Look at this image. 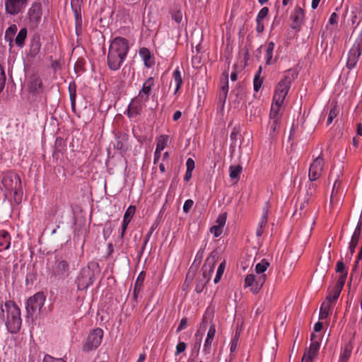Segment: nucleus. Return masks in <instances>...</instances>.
<instances>
[{
  "mask_svg": "<svg viewBox=\"0 0 362 362\" xmlns=\"http://www.w3.org/2000/svg\"><path fill=\"white\" fill-rule=\"evenodd\" d=\"M129 50V41L122 37L113 39L107 53V66L112 71H117L126 59Z\"/></svg>",
  "mask_w": 362,
  "mask_h": 362,
  "instance_id": "obj_1",
  "label": "nucleus"
},
{
  "mask_svg": "<svg viewBox=\"0 0 362 362\" xmlns=\"http://www.w3.org/2000/svg\"><path fill=\"white\" fill-rule=\"evenodd\" d=\"M293 79V77H291L288 74H286L277 84L273 95L272 104L269 112V119H281V106L291 88Z\"/></svg>",
  "mask_w": 362,
  "mask_h": 362,
  "instance_id": "obj_2",
  "label": "nucleus"
},
{
  "mask_svg": "<svg viewBox=\"0 0 362 362\" xmlns=\"http://www.w3.org/2000/svg\"><path fill=\"white\" fill-rule=\"evenodd\" d=\"M1 184L6 197H13L16 204L21 202L23 191L21 177L17 173L12 171L6 173L2 177Z\"/></svg>",
  "mask_w": 362,
  "mask_h": 362,
  "instance_id": "obj_3",
  "label": "nucleus"
},
{
  "mask_svg": "<svg viewBox=\"0 0 362 362\" xmlns=\"http://www.w3.org/2000/svg\"><path fill=\"white\" fill-rule=\"evenodd\" d=\"M4 307L7 313L5 322L7 329L11 333H17L20 330L22 325L21 310L12 300L6 301Z\"/></svg>",
  "mask_w": 362,
  "mask_h": 362,
  "instance_id": "obj_4",
  "label": "nucleus"
},
{
  "mask_svg": "<svg viewBox=\"0 0 362 362\" xmlns=\"http://www.w3.org/2000/svg\"><path fill=\"white\" fill-rule=\"evenodd\" d=\"M362 54V26L349 50L346 67L351 70L356 66Z\"/></svg>",
  "mask_w": 362,
  "mask_h": 362,
  "instance_id": "obj_5",
  "label": "nucleus"
},
{
  "mask_svg": "<svg viewBox=\"0 0 362 362\" xmlns=\"http://www.w3.org/2000/svg\"><path fill=\"white\" fill-rule=\"evenodd\" d=\"M48 269L50 278L54 280H64L69 275V264L62 258H56Z\"/></svg>",
  "mask_w": 362,
  "mask_h": 362,
  "instance_id": "obj_6",
  "label": "nucleus"
},
{
  "mask_svg": "<svg viewBox=\"0 0 362 362\" xmlns=\"http://www.w3.org/2000/svg\"><path fill=\"white\" fill-rule=\"evenodd\" d=\"M46 296L43 292H37L30 297L26 302V317H33V315L40 312L43 307Z\"/></svg>",
  "mask_w": 362,
  "mask_h": 362,
  "instance_id": "obj_7",
  "label": "nucleus"
},
{
  "mask_svg": "<svg viewBox=\"0 0 362 362\" xmlns=\"http://www.w3.org/2000/svg\"><path fill=\"white\" fill-rule=\"evenodd\" d=\"M103 337V331L100 328L92 330L83 342L82 349L85 352H89L97 349L101 344Z\"/></svg>",
  "mask_w": 362,
  "mask_h": 362,
  "instance_id": "obj_8",
  "label": "nucleus"
},
{
  "mask_svg": "<svg viewBox=\"0 0 362 362\" xmlns=\"http://www.w3.org/2000/svg\"><path fill=\"white\" fill-rule=\"evenodd\" d=\"M266 279V274L259 276H255L252 274H247L245 278V287H249L250 291L256 294L261 290Z\"/></svg>",
  "mask_w": 362,
  "mask_h": 362,
  "instance_id": "obj_9",
  "label": "nucleus"
},
{
  "mask_svg": "<svg viewBox=\"0 0 362 362\" xmlns=\"http://www.w3.org/2000/svg\"><path fill=\"white\" fill-rule=\"evenodd\" d=\"M324 165L325 160L321 153L313 160L310 165L308 177L310 182H314L321 177L324 170Z\"/></svg>",
  "mask_w": 362,
  "mask_h": 362,
  "instance_id": "obj_10",
  "label": "nucleus"
},
{
  "mask_svg": "<svg viewBox=\"0 0 362 362\" xmlns=\"http://www.w3.org/2000/svg\"><path fill=\"white\" fill-rule=\"evenodd\" d=\"M218 259L217 252L213 251L210 255L206 258L205 263L202 267V279L205 283H208L214 272V267Z\"/></svg>",
  "mask_w": 362,
  "mask_h": 362,
  "instance_id": "obj_11",
  "label": "nucleus"
},
{
  "mask_svg": "<svg viewBox=\"0 0 362 362\" xmlns=\"http://www.w3.org/2000/svg\"><path fill=\"white\" fill-rule=\"evenodd\" d=\"M95 281V277L93 271L89 268L83 269L81 271L79 276L76 279V284L78 290H83L92 285Z\"/></svg>",
  "mask_w": 362,
  "mask_h": 362,
  "instance_id": "obj_12",
  "label": "nucleus"
},
{
  "mask_svg": "<svg viewBox=\"0 0 362 362\" xmlns=\"http://www.w3.org/2000/svg\"><path fill=\"white\" fill-rule=\"evenodd\" d=\"M28 0H5V11L15 16L21 13L27 6Z\"/></svg>",
  "mask_w": 362,
  "mask_h": 362,
  "instance_id": "obj_13",
  "label": "nucleus"
},
{
  "mask_svg": "<svg viewBox=\"0 0 362 362\" xmlns=\"http://www.w3.org/2000/svg\"><path fill=\"white\" fill-rule=\"evenodd\" d=\"M146 103V100L139 98L138 95L132 98L127 110L128 117L132 119L140 115Z\"/></svg>",
  "mask_w": 362,
  "mask_h": 362,
  "instance_id": "obj_14",
  "label": "nucleus"
},
{
  "mask_svg": "<svg viewBox=\"0 0 362 362\" xmlns=\"http://www.w3.org/2000/svg\"><path fill=\"white\" fill-rule=\"evenodd\" d=\"M270 204L268 202H265L262 207V214L259 219L257 230L256 235L258 237L262 235L264 228L266 227L268 221V215L269 212Z\"/></svg>",
  "mask_w": 362,
  "mask_h": 362,
  "instance_id": "obj_15",
  "label": "nucleus"
},
{
  "mask_svg": "<svg viewBox=\"0 0 362 362\" xmlns=\"http://www.w3.org/2000/svg\"><path fill=\"white\" fill-rule=\"evenodd\" d=\"M155 85V79L153 77H149L143 83L141 89L138 93V96L146 102L148 100L149 95L151 93V89Z\"/></svg>",
  "mask_w": 362,
  "mask_h": 362,
  "instance_id": "obj_16",
  "label": "nucleus"
},
{
  "mask_svg": "<svg viewBox=\"0 0 362 362\" xmlns=\"http://www.w3.org/2000/svg\"><path fill=\"white\" fill-rule=\"evenodd\" d=\"M221 88L219 92V101L225 104L228 93V73L224 71L221 77Z\"/></svg>",
  "mask_w": 362,
  "mask_h": 362,
  "instance_id": "obj_17",
  "label": "nucleus"
},
{
  "mask_svg": "<svg viewBox=\"0 0 362 362\" xmlns=\"http://www.w3.org/2000/svg\"><path fill=\"white\" fill-rule=\"evenodd\" d=\"M29 18L31 21L38 22L42 16L41 4L40 2L33 3L28 11Z\"/></svg>",
  "mask_w": 362,
  "mask_h": 362,
  "instance_id": "obj_18",
  "label": "nucleus"
},
{
  "mask_svg": "<svg viewBox=\"0 0 362 362\" xmlns=\"http://www.w3.org/2000/svg\"><path fill=\"white\" fill-rule=\"evenodd\" d=\"M361 225H362L361 222L359 221L355 228V230L353 233L351 241L349 243V249L351 255H353L354 252H355L356 247L358 245V240H359V238L361 235Z\"/></svg>",
  "mask_w": 362,
  "mask_h": 362,
  "instance_id": "obj_19",
  "label": "nucleus"
},
{
  "mask_svg": "<svg viewBox=\"0 0 362 362\" xmlns=\"http://www.w3.org/2000/svg\"><path fill=\"white\" fill-rule=\"evenodd\" d=\"M11 237L9 233L5 230H0V252L10 248Z\"/></svg>",
  "mask_w": 362,
  "mask_h": 362,
  "instance_id": "obj_20",
  "label": "nucleus"
},
{
  "mask_svg": "<svg viewBox=\"0 0 362 362\" xmlns=\"http://www.w3.org/2000/svg\"><path fill=\"white\" fill-rule=\"evenodd\" d=\"M304 16L303 10L300 6H296L291 15V18L293 21V28L300 25L303 21Z\"/></svg>",
  "mask_w": 362,
  "mask_h": 362,
  "instance_id": "obj_21",
  "label": "nucleus"
},
{
  "mask_svg": "<svg viewBox=\"0 0 362 362\" xmlns=\"http://www.w3.org/2000/svg\"><path fill=\"white\" fill-rule=\"evenodd\" d=\"M332 306L331 296H327L325 300L322 303L320 309V320H324L328 317L329 314V310Z\"/></svg>",
  "mask_w": 362,
  "mask_h": 362,
  "instance_id": "obj_22",
  "label": "nucleus"
},
{
  "mask_svg": "<svg viewBox=\"0 0 362 362\" xmlns=\"http://www.w3.org/2000/svg\"><path fill=\"white\" fill-rule=\"evenodd\" d=\"M316 335L315 334H311V344H310L309 349L305 353L307 354L308 356L315 358L319 352L320 343L318 341H315V338Z\"/></svg>",
  "mask_w": 362,
  "mask_h": 362,
  "instance_id": "obj_23",
  "label": "nucleus"
},
{
  "mask_svg": "<svg viewBox=\"0 0 362 362\" xmlns=\"http://www.w3.org/2000/svg\"><path fill=\"white\" fill-rule=\"evenodd\" d=\"M18 28L16 24L11 25L5 32V40L8 42L9 47L11 48L13 47V37L15 36L17 32Z\"/></svg>",
  "mask_w": 362,
  "mask_h": 362,
  "instance_id": "obj_24",
  "label": "nucleus"
},
{
  "mask_svg": "<svg viewBox=\"0 0 362 362\" xmlns=\"http://www.w3.org/2000/svg\"><path fill=\"white\" fill-rule=\"evenodd\" d=\"M348 272H344V274H340L336 285L334 286V296H336L337 294L340 295L341 290L345 284L346 276Z\"/></svg>",
  "mask_w": 362,
  "mask_h": 362,
  "instance_id": "obj_25",
  "label": "nucleus"
},
{
  "mask_svg": "<svg viewBox=\"0 0 362 362\" xmlns=\"http://www.w3.org/2000/svg\"><path fill=\"white\" fill-rule=\"evenodd\" d=\"M28 30L25 28L20 30L17 36L15 38V43L19 47H23L25 45V41L27 37Z\"/></svg>",
  "mask_w": 362,
  "mask_h": 362,
  "instance_id": "obj_26",
  "label": "nucleus"
},
{
  "mask_svg": "<svg viewBox=\"0 0 362 362\" xmlns=\"http://www.w3.org/2000/svg\"><path fill=\"white\" fill-rule=\"evenodd\" d=\"M173 77L174 82L175 83V89L174 94H177L180 88H181L182 85V78L181 75V71H180L179 68H177L173 73Z\"/></svg>",
  "mask_w": 362,
  "mask_h": 362,
  "instance_id": "obj_27",
  "label": "nucleus"
},
{
  "mask_svg": "<svg viewBox=\"0 0 362 362\" xmlns=\"http://www.w3.org/2000/svg\"><path fill=\"white\" fill-rule=\"evenodd\" d=\"M169 136L165 134H162L156 139V148L158 151H162L168 145Z\"/></svg>",
  "mask_w": 362,
  "mask_h": 362,
  "instance_id": "obj_28",
  "label": "nucleus"
},
{
  "mask_svg": "<svg viewBox=\"0 0 362 362\" xmlns=\"http://www.w3.org/2000/svg\"><path fill=\"white\" fill-rule=\"evenodd\" d=\"M275 45L273 42H270L267 45L266 53H265V60L266 64L269 65L274 62L273 60V52L274 49Z\"/></svg>",
  "mask_w": 362,
  "mask_h": 362,
  "instance_id": "obj_29",
  "label": "nucleus"
},
{
  "mask_svg": "<svg viewBox=\"0 0 362 362\" xmlns=\"http://www.w3.org/2000/svg\"><path fill=\"white\" fill-rule=\"evenodd\" d=\"M144 280V276H142V273H141L139 276L137 277L135 284H134V292H133V297L135 300H136L138 294L141 291V288L143 286Z\"/></svg>",
  "mask_w": 362,
  "mask_h": 362,
  "instance_id": "obj_30",
  "label": "nucleus"
},
{
  "mask_svg": "<svg viewBox=\"0 0 362 362\" xmlns=\"http://www.w3.org/2000/svg\"><path fill=\"white\" fill-rule=\"evenodd\" d=\"M281 119H269V134L274 136L278 132L280 126Z\"/></svg>",
  "mask_w": 362,
  "mask_h": 362,
  "instance_id": "obj_31",
  "label": "nucleus"
},
{
  "mask_svg": "<svg viewBox=\"0 0 362 362\" xmlns=\"http://www.w3.org/2000/svg\"><path fill=\"white\" fill-rule=\"evenodd\" d=\"M262 73V67L260 66L257 71V73L255 75L254 81H253V86H254V90L255 92H258L260 89L262 84L263 83L262 78H260V75Z\"/></svg>",
  "mask_w": 362,
  "mask_h": 362,
  "instance_id": "obj_32",
  "label": "nucleus"
},
{
  "mask_svg": "<svg viewBox=\"0 0 362 362\" xmlns=\"http://www.w3.org/2000/svg\"><path fill=\"white\" fill-rule=\"evenodd\" d=\"M242 167L240 165H231L229 168L230 177L232 180H239L240 174L242 172Z\"/></svg>",
  "mask_w": 362,
  "mask_h": 362,
  "instance_id": "obj_33",
  "label": "nucleus"
},
{
  "mask_svg": "<svg viewBox=\"0 0 362 362\" xmlns=\"http://www.w3.org/2000/svg\"><path fill=\"white\" fill-rule=\"evenodd\" d=\"M269 266V263L266 259H262L260 262L257 264L255 267V271L257 274L262 275L267 269Z\"/></svg>",
  "mask_w": 362,
  "mask_h": 362,
  "instance_id": "obj_34",
  "label": "nucleus"
},
{
  "mask_svg": "<svg viewBox=\"0 0 362 362\" xmlns=\"http://www.w3.org/2000/svg\"><path fill=\"white\" fill-rule=\"evenodd\" d=\"M72 9L74 13L75 20H76V30H78V28H81L82 26V17L81 15V9L80 8L74 7L72 6Z\"/></svg>",
  "mask_w": 362,
  "mask_h": 362,
  "instance_id": "obj_35",
  "label": "nucleus"
},
{
  "mask_svg": "<svg viewBox=\"0 0 362 362\" xmlns=\"http://www.w3.org/2000/svg\"><path fill=\"white\" fill-rule=\"evenodd\" d=\"M40 50V44L38 40H33L30 44V54L35 57Z\"/></svg>",
  "mask_w": 362,
  "mask_h": 362,
  "instance_id": "obj_36",
  "label": "nucleus"
},
{
  "mask_svg": "<svg viewBox=\"0 0 362 362\" xmlns=\"http://www.w3.org/2000/svg\"><path fill=\"white\" fill-rule=\"evenodd\" d=\"M339 112V108L337 107V106L336 105H334L332 106V107L331 108V110H329V115H328V118H327V125H329L333 119L337 117V116L338 115Z\"/></svg>",
  "mask_w": 362,
  "mask_h": 362,
  "instance_id": "obj_37",
  "label": "nucleus"
},
{
  "mask_svg": "<svg viewBox=\"0 0 362 362\" xmlns=\"http://www.w3.org/2000/svg\"><path fill=\"white\" fill-rule=\"evenodd\" d=\"M139 54L144 59L145 64L147 65L148 61L151 58V53L147 48L143 47L139 50Z\"/></svg>",
  "mask_w": 362,
  "mask_h": 362,
  "instance_id": "obj_38",
  "label": "nucleus"
},
{
  "mask_svg": "<svg viewBox=\"0 0 362 362\" xmlns=\"http://www.w3.org/2000/svg\"><path fill=\"white\" fill-rule=\"evenodd\" d=\"M42 82L40 78H36L33 80L30 84L32 91L38 92L41 89Z\"/></svg>",
  "mask_w": 362,
  "mask_h": 362,
  "instance_id": "obj_39",
  "label": "nucleus"
},
{
  "mask_svg": "<svg viewBox=\"0 0 362 362\" xmlns=\"http://www.w3.org/2000/svg\"><path fill=\"white\" fill-rule=\"evenodd\" d=\"M203 336L204 332H202L201 330H198L195 334V340L197 341V345L195 346V348H197V354H198L199 350L200 349Z\"/></svg>",
  "mask_w": 362,
  "mask_h": 362,
  "instance_id": "obj_40",
  "label": "nucleus"
},
{
  "mask_svg": "<svg viewBox=\"0 0 362 362\" xmlns=\"http://www.w3.org/2000/svg\"><path fill=\"white\" fill-rule=\"evenodd\" d=\"M6 83V74L3 67L0 65V93L3 91Z\"/></svg>",
  "mask_w": 362,
  "mask_h": 362,
  "instance_id": "obj_41",
  "label": "nucleus"
},
{
  "mask_svg": "<svg viewBox=\"0 0 362 362\" xmlns=\"http://www.w3.org/2000/svg\"><path fill=\"white\" fill-rule=\"evenodd\" d=\"M172 18L177 23L182 20V13L180 10H175L171 12Z\"/></svg>",
  "mask_w": 362,
  "mask_h": 362,
  "instance_id": "obj_42",
  "label": "nucleus"
},
{
  "mask_svg": "<svg viewBox=\"0 0 362 362\" xmlns=\"http://www.w3.org/2000/svg\"><path fill=\"white\" fill-rule=\"evenodd\" d=\"M269 8L267 7H263L258 13L256 21H263V19L268 15Z\"/></svg>",
  "mask_w": 362,
  "mask_h": 362,
  "instance_id": "obj_43",
  "label": "nucleus"
},
{
  "mask_svg": "<svg viewBox=\"0 0 362 362\" xmlns=\"http://www.w3.org/2000/svg\"><path fill=\"white\" fill-rule=\"evenodd\" d=\"M226 213H222L218 215L217 219H216V223L218 226L223 227L225 226L226 221Z\"/></svg>",
  "mask_w": 362,
  "mask_h": 362,
  "instance_id": "obj_44",
  "label": "nucleus"
},
{
  "mask_svg": "<svg viewBox=\"0 0 362 362\" xmlns=\"http://www.w3.org/2000/svg\"><path fill=\"white\" fill-rule=\"evenodd\" d=\"M136 211V207L133 205L129 206L126 210L124 216L132 220Z\"/></svg>",
  "mask_w": 362,
  "mask_h": 362,
  "instance_id": "obj_45",
  "label": "nucleus"
},
{
  "mask_svg": "<svg viewBox=\"0 0 362 362\" xmlns=\"http://www.w3.org/2000/svg\"><path fill=\"white\" fill-rule=\"evenodd\" d=\"M212 341V340L206 339L203 348V353L204 354L206 355L211 353Z\"/></svg>",
  "mask_w": 362,
  "mask_h": 362,
  "instance_id": "obj_46",
  "label": "nucleus"
},
{
  "mask_svg": "<svg viewBox=\"0 0 362 362\" xmlns=\"http://www.w3.org/2000/svg\"><path fill=\"white\" fill-rule=\"evenodd\" d=\"M42 362H66L63 358H54L49 354H46Z\"/></svg>",
  "mask_w": 362,
  "mask_h": 362,
  "instance_id": "obj_47",
  "label": "nucleus"
},
{
  "mask_svg": "<svg viewBox=\"0 0 362 362\" xmlns=\"http://www.w3.org/2000/svg\"><path fill=\"white\" fill-rule=\"evenodd\" d=\"M317 185L311 182L307 186V194L310 197H312L315 194L316 190Z\"/></svg>",
  "mask_w": 362,
  "mask_h": 362,
  "instance_id": "obj_48",
  "label": "nucleus"
},
{
  "mask_svg": "<svg viewBox=\"0 0 362 362\" xmlns=\"http://www.w3.org/2000/svg\"><path fill=\"white\" fill-rule=\"evenodd\" d=\"M194 205V202L192 199H187L183 205V211L185 213H188L190 209L192 208Z\"/></svg>",
  "mask_w": 362,
  "mask_h": 362,
  "instance_id": "obj_49",
  "label": "nucleus"
},
{
  "mask_svg": "<svg viewBox=\"0 0 362 362\" xmlns=\"http://www.w3.org/2000/svg\"><path fill=\"white\" fill-rule=\"evenodd\" d=\"M186 344L183 341L179 342L176 346L175 356L179 355L186 349Z\"/></svg>",
  "mask_w": 362,
  "mask_h": 362,
  "instance_id": "obj_50",
  "label": "nucleus"
},
{
  "mask_svg": "<svg viewBox=\"0 0 362 362\" xmlns=\"http://www.w3.org/2000/svg\"><path fill=\"white\" fill-rule=\"evenodd\" d=\"M216 334V327L214 325H211L209 327V329L207 333L206 339L210 340H214Z\"/></svg>",
  "mask_w": 362,
  "mask_h": 362,
  "instance_id": "obj_51",
  "label": "nucleus"
},
{
  "mask_svg": "<svg viewBox=\"0 0 362 362\" xmlns=\"http://www.w3.org/2000/svg\"><path fill=\"white\" fill-rule=\"evenodd\" d=\"M210 231L214 234L215 237H218L223 232V228L218 226H214L211 228Z\"/></svg>",
  "mask_w": 362,
  "mask_h": 362,
  "instance_id": "obj_52",
  "label": "nucleus"
},
{
  "mask_svg": "<svg viewBox=\"0 0 362 362\" xmlns=\"http://www.w3.org/2000/svg\"><path fill=\"white\" fill-rule=\"evenodd\" d=\"M336 272L338 273L344 274V272H347V270L345 269V265L342 261H338L336 266Z\"/></svg>",
  "mask_w": 362,
  "mask_h": 362,
  "instance_id": "obj_53",
  "label": "nucleus"
},
{
  "mask_svg": "<svg viewBox=\"0 0 362 362\" xmlns=\"http://www.w3.org/2000/svg\"><path fill=\"white\" fill-rule=\"evenodd\" d=\"M187 170L193 171L195 167L194 161L192 158H189L186 162Z\"/></svg>",
  "mask_w": 362,
  "mask_h": 362,
  "instance_id": "obj_54",
  "label": "nucleus"
},
{
  "mask_svg": "<svg viewBox=\"0 0 362 362\" xmlns=\"http://www.w3.org/2000/svg\"><path fill=\"white\" fill-rule=\"evenodd\" d=\"M187 325V320L186 318H182L180 320V325L177 329V332H179L182 331V329H185Z\"/></svg>",
  "mask_w": 362,
  "mask_h": 362,
  "instance_id": "obj_55",
  "label": "nucleus"
},
{
  "mask_svg": "<svg viewBox=\"0 0 362 362\" xmlns=\"http://www.w3.org/2000/svg\"><path fill=\"white\" fill-rule=\"evenodd\" d=\"M206 284V283H205V281L203 279H200L199 282L196 286V288H195L196 291L197 293H201L203 291L204 287Z\"/></svg>",
  "mask_w": 362,
  "mask_h": 362,
  "instance_id": "obj_56",
  "label": "nucleus"
},
{
  "mask_svg": "<svg viewBox=\"0 0 362 362\" xmlns=\"http://www.w3.org/2000/svg\"><path fill=\"white\" fill-rule=\"evenodd\" d=\"M238 337L236 334L235 337H234V339H232L231 343H230V352L235 351L237 346H238Z\"/></svg>",
  "mask_w": 362,
  "mask_h": 362,
  "instance_id": "obj_57",
  "label": "nucleus"
},
{
  "mask_svg": "<svg viewBox=\"0 0 362 362\" xmlns=\"http://www.w3.org/2000/svg\"><path fill=\"white\" fill-rule=\"evenodd\" d=\"M235 91H236V96L237 98H242L243 96V91H244V88L243 86L241 85H239L238 87L235 90ZM234 92V90L233 91Z\"/></svg>",
  "mask_w": 362,
  "mask_h": 362,
  "instance_id": "obj_58",
  "label": "nucleus"
},
{
  "mask_svg": "<svg viewBox=\"0 0 362 362\" xmlns=\"http://www.w3.org/2000/svg\"><path fill=\"white\" fill-rule=\"evenodd\" d=\"M338 18V15L335 12L332 13L329 17V23L331 25L336 24L337 23Z\"/></svg>",
  "mask_w": 362,
  "mask_h": 362,
  "instance_id": "obj_59",
  "label": "nucleus"
},
{
  "mask_svg": "<svg viewBox=\"0 0 362 362\" xmlns=\"http://www.w3.org/2000/svg\"><path fill=\"white\" fill-rule=\"evenodd\" d=\"M328 296H331V305H333L335 304V302L337 301V300L338 299L339 295H337L336 296H334V288H333L331 293L328 295Z\"/></svg>",
  "mask_w": 362,
  "mask_h": 362,
  "instance_id": "obj_60",
  "label": "nucleus"
},
{
  "mask_svg": "<svg viewBox=\"0 0 362 362\" xmlns=\"http://www.w3.org/2000/svg\"><path fill=\"white\" fill-rule=\"evenodd\" d=\"M69 96L71 100V103L75 102L76 103V90L74 89L73 91L71 90V84L69 85Z\"/></svg>",
  "mask_w": 362,
  "mask_h": 362,
  "instance_id": "obj_61",
  "label": "nucleus"
},
{
  "mask_svg": "<svg viewBox=\"0 0 362 362\" xmlns=\"http://www.w3.org/2000/svg\"><path fill=\"white\" fill-rule=\"evenodd\" d=\"M256 23H257V27H256L257 31L259 33H262L264 31V29L263 22L262 21H256Z\"/></svg>",
  "mask_w": 362,
  "mask_h": 362,
  "instance_id": "obj_62",
  "label": "nucleus"
},
{
  "mask_svg": "<svg viewBox=\"0 0 362 362\" xmlns=\"http://www.w3.org/2000/svg\"><path fill=\"white\" fill-rule=\"evenodd\" d=\"M153 228L152 227V228H151V230H150V231L148 233V234L146 235V237H145V240H144V245H143V247H142V250H144V248H145V247H146V245L147 243L148 242V240H149V239H150V237H151V234H152V233H153Z\"/></svg>",
  "mask_w": 362,
  "mask_h": 362,
  "instance_id": "obj_63",
  "label": "nucleus"
},
{
  "mask_svg": "<svg viewBox=\"0 0 362 362\" xmlns=\"http://www.w3.org/2000/svg\"><path fill=\"white\" fill-rule=\"evenodd\" d=\"M313 358H315L308 356L307 354L305 353L302 359V362H313Z\"/></svg>",
  "mask_w": 362,
  "mask_h": 362,
  "instance_id": "obj_64",
  "label": "nucleus"
}]
</instances>
